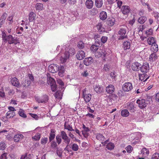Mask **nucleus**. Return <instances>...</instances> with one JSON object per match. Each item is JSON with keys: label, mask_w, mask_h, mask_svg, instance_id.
I'll return each mask as SVG.
<instances>
[{"label": "nucleus", "mask_w": 159, "mask_h": 159, "mask_svg": "<svg viewBox=\"0 0 159 159\" xmlns=\"http://www.w3.org/2000/svg\"><path fill=\"white\" fill-rule=\"evenodd\" d=\"M75 53V50L71 48L68 52H66L61 56L60 58V61L62 63H65L67 59L69 57V56L73 55Z\"/></svg>", "instance_id": "f257e3e1"}, {"label": "nucleus", "mask_w": 159, "mask_h": 159, "mask_svg": "<svg viewBox=\"0 0 159 159\" xmlns=\"http://www.w3.org/2000/svg\"><path fill=\"white\" fill-rule=\"evenodd\" d=\"M127 29V27L125 26H124L120 28L118 32V34L119 35V40H122L127 37V36L126 34Z\"/></svg>", "instance_id": "f03ea898"}, {"label": "nucleus", "mask_w": 159, "mask_h": 159, "mask_svg": "<svg viewBox=\"0 0 159 159\" xmlns=\"http://www.w3.org/2000/svg\"><path fill=\"white\" fill-rule=\"evenodd\" d=\"M47 82L48 84L50 85L52 91L55 92L57 90V86L54 79L50 77L48 79Z\"/></svg>", "instance_id": "7ed1b4c3"}, {"label": "nucleus", "mask_w": 159, "mask_h": 159, "mask_svg": "<svg viewBox=\"0 0 159 159\" xmlns=\"http://www.w3.org/2000/svg\"><path fill=\"white\" fill-rule=\"evenodd\" d=\"M35 99L38 103H46L49 99L48 96L46 94L43 95L41 97H35Z\"/></svg>", "instance_id": "20e7f679"}, {"label": "nucleus", "mask_w": 159, "mask_h": 159, "mask_svg": "<svg viewBox=\"0 0 159 159\" xmlns=\"http://www.w3.org/2000/svg\"><path fill=\"white\" fill-rule=\"evenodd\" d=\"M125 107L130 112H134L136 111L135 106L132 102H128L125 104Z\"/></svg>", "instance_id": "39448f33"}, {"label": "nucleus", "mask_w": 159, "mask_h": 159, "mask_svg": "<svg viewBox=\"0 0 159 159\" xmlns=\"http://www.w3.org/2000/svg\"><path fill=\"white\" fill-rule=\"evenodd\" d=\"M123 90L125 92H129L133 89L132 83L130 82H126L122 86Z\"/></svg>", "instance_id": "423d86ee"}, {"label": "nucleus", "mask_w": 159, "mask_h": 159, "mask_svg": "<svg viewBox=\"0 0 159 159\" xmlns=\"http://www.w3.org/2000/svg\"><path fill=\"white\" fill-rule=\"evenodd\" d=\"M49 71L52 73H55L59 70V66L56 64H53L48 66Z\"/></svg>", "instance_id": "0eeeda50"}, {"label": "nucleus", "mask_w": 159, "mask_h": 159, "mask_svg": "<svg viewBox=\"0 0 159 159\" xmlns=\"http://www.w3.org/2000/svg\"><path fill=\"white\" fill-rule=\"evenodd\" d=\"M141 71L142 73H147L149 70V64L148 62L143 63L142 66L140 67Z\"/></svg>", "instance_id": "6e6552de"}, {"label": "nucleus", "mask_w": 159, "mask_h": 159, "mask_svg": "<svg viewBox=\"0 0 159 159\" xmlns=\"http://www.w3.org/2000/svg\"><path fill=\"white\" fill-rule=\"evenodd\" d=\"M136 103L139 105V107L141 109H143L147 106L146 100L143 99H142L141 100L138 99L136 101Z\"/></svg>", "instance_id": "1a4fd4ad"}, {"label": "nucleus", "mask_w": 159, "mask_h": 159, "mask_svg": "<svg viewBox=\"0 0 159 159\" xmlns=\"http://www.w3.org/2000/svg\"><path fill=\"white\" fill-rule=\"evenodd\" d=\"M85 54L84 52L82 50L79 51L76 55V57L79 60H81L84 58Z\"/></svg>", "instance_id": "9d476101"}, {"label": "nucleus", "mask_w": 159, "mask_h": 159, "mask_svg": "<svg viewBox=\"0 0 159 159\" xmlns=\"http://www.w3.org/2000/svg\"><path fill=\"white\" fill-rule=\"evenodd\" d=\"M139 80L143 82H145L149 79V76L146 73L143 74H139Z\"/></svg>", "instance_id": "9b49d317"}, {"label": "nucleus", "mask_w": 159, "mask_h": 159, "mask_svg": "<svg viewBox=\"0 0 159 159\" xmlns=\"http://www.w3.org/2000/svg\"><path fill=\"white\" fill-rule=\"evenodd\" d=\"M93 61V58L91 57L86 58L84 60V64L86 66L91 64Z\"/></svg>", "instance_id": "f8f14e48"}, {"label": "nucleus", "mask_w": 159, "mask_h": 159, "mask_svg": "<svg viewBox=\"0 0 159 159\" xmlns=\"http://www.w3.org/2000/svg\"><path fill=\"white\" fill-rule=\"evenodd\" d=\"M11 83L12 85L17 88L20 87V84L19 82L18 79L16 77L12 78L11 80Z\"/></svg>", "instance_id": "ddd939ff"}, {"label": "nucleus", "mask_w": 159, "mask_h": 159, "mask_svg": "<svg viewBox=\"0 0 159 159\" xmlns=\"http://www.w3.org/2000/svg\"><path fill=\"white\" fill-rule=\"evenodd\" d=\"M6 40V43L7 41L9 44L13 43L15 41H17L16 39L14 38L11 35L7 36Z\"/></svg>", "instance_id": "4468645a"}, {"label": "nucleus", "mask_w": 159, "mask_h": 159, "mask_svg": "<svg viewBox=\"0 0 159 159\" xmlns=\"http://www.w3.org/2000/svg\"><path fill=\"white\" fill-rule=\"evenodd\" d=\"M115 87L112 84L109 85L106 88V92L109 93H112L114 92Z\"/></svg>", "instance_id": "2eb2a0df"}, {"label": "nucleus", "mask_w": 159, "mask_h": 159, "mask_svg": "<svg viewBox=\"0 0 159 159\" xmlns=\"http://www.w3.org/2000/svg\"><path fill=\"white\" fill-rule=\"evenodd\" d=\"M24 138L23 135L20 134H17L15 135L13 139L16 142H18L21 141Z\"/></svg>", "instance_id": "dca6fc26"}, {"label": "nucleus", "mask_w": 159, "mask_h": 159, "mask_svg": "<svg viewBox=\"0 0 159 159\" xmlns=\"http://www.w3.org/2000/svg\"><path fill=\"white\" fill-rule=\"evenodd\" d=\"M115 22V19L113 17L108 18L106 20L107 24L109 26H111L114 25Z\"/></svg>", "instance_id": "f3484780"}, {"label": "nucleus", "mask_w": 159, "mask_h": 159, "mask_svg": "<svg viewBox=\"0 0 159 159\" xmlns=\"http://www.w3.org/2000/svg\"><path fill=\"white\" fill-rule=\"evenodd\" d=\"M141 65L138 62H134L132 64L131 68L134 71H137L140 67Z\"/></svg>", "instance_id": "a211bd4d"}, {"label": "nucleus", "mask_w": 159, "mask_h": 159, "mask_svg": "<svg viewBox=\"0 0 159 159\" xmlns=\"http://www.w3.org/2000/svg\"><path fill=\"white\" fill-rule=\"evenodd\" d=\"M94 89L95 92L98 93H101L103 90V87L98 84H96L94 87Z\"/></svg>", "instance_id": "6ab92c4d"}, {"label": "nucleus", "mask_w": 159, "mask_h": 159, "mask_svg": "<svg viewBox=\"0 0 159 159\" xmlns=\"http://www.w3.org/2000/svg\"><path fill=\"white\" fill-rule=\"evenodd\" d=\"M157 59V56L155 52L152 53L149 56V60L151 62H153Z\"/></svg>", "instance_id": "aec40b11"}, {"label": "nucleus", "mask_w": 159, "mask_h": 159, "mask_svg": "<svg viewBox=\"0 0 159 159\" xmlns=\"http://www.w3.org/2000/svg\"><path fill=\"white\" fill-rule=\"evenodd\" d=\"M85 5L87 8L90 9L93 6V2L92 0H87L85 2Z\"/></svg>", "instance_id": "412c9836"}, {"label": "nucleus", "mask_w": 159, "mask_h": 159, "mask_svg": "<svg viewBox=\"0 0 159 159\" xmlns=\"http://www.w3.org/2000/svg\"><path fill=\"white\" fill-rule=\"evenodd\" d=\"M55 132L56 131L55 129H51V130L50 133L49 137L50 142H51L54 139L55 136Z\"/></svg>", "instance_id": "4be33fe9"}, {"label": "nucleus", "mask_w": 159, "mask_h": 159, "mask_svg": "<svg viewBox=\"0 0 159 159\" xmlns=\"http://www.w3.org/2000/svg\"><path fill=\"white\" fill-rule=\"evenodd\" d=\"M91 95L88 93L83 95V97L86 102H88L90 101L91 98Z\"/></svg>", "instance_id": "5701e85b"}, {"label": "nucleus", "mask_w": 159, "mask_h": 159, "mask_svg": "<svg viewBox=\"0 0 159 159\" xmlns=\"http://www.w3.org/2000/svg\"><path fill=\"white\" fill-rule=\"evenodd\" d=\"M147 42L149 45H153L156 43V41L155 38L150 37L147 39Z\"/></svg>", "instance_id": "b1692460"}, {"label": "nucleus", "mask_w": 159, "mask_h": 159, "mask_svg": "<svg viewBox=\"0 0 159 159\" xmlns=\"http://www.w3.org/2000/svg\"><path fill=\"white\" fill-rule=\"evenodd\" d=\"M123 46L125 50L129 49L130 46V43L129 41H125L123 43Z\"/></svg>", "instance_id": "393cba45"}, {"label": "nucleus", "mask_w": 159, "mask_h": 159, "mask_svg": "<svg viewBox=\"0 0 159 159\" xmlns=\"http://www.w3.org/2000/svg\"><path fill=\"white\" fill-rule=\"evenodd\" d=\"M59 75L61 77H62L63 76V74L65 72V69L64 66H61L59 67Z\"/></svg>", "instance_id": "a878e982"}, {"label": "nucleus", "mask_w": 159, "mask_h": 159, "mask_svg": "<svg viewBox=\"0 0 159 159\" xmlns=\"http://www.w3.org/2000/svg\"><path fill=\"white\" fill-rule=\"evenodd\" d=\"M94 38L95 39V44L96 45L99 44V46H101L102 45V42L100 41L101 39H98V38H99V36L98 35H95Z\"/></svg>", "instance_id": "bb28decb"}, {"label": "nucleus", "mask_w": 159, "mask_h": 159, "mask_svg": "<svg viewBox=\"0 0 159 159\" xmlns=\"http://www.w3.org/2000/svg\"><path fill=\"white\" fill-rule=\"evenodd\" d=\"M107 14L106 12L104 11L101 12L100 14V19L102 20H105L107 18Z\"/></svg>", "instance_id": "cd10ccee"}, {"label": "nucleus", "mask_w": 159, "mask_h": 159, "mask_svg": "<svg viewBox=\"0 0 159 159\" xmlns=\"http://www.w3.org/2000/svg\"><path fill=\"white\" fill-rule=\"evenodd\" d=\"M31 82L30 80L25 79L22 81L21 83L23 87H28L30 85Z\"/></svg>", "instance_id": "c85d7f7f"}, {"label": "nucleus", "mask_w": 159, "mask_h": 159, "mask_svg": "<svg viewBox=\"0 0 159 159\" xmlns=\"http://www.w3.org/2000/svg\"><path fill=\"white\" fill-rule=\"evenodd\" d=\"M103 3V1L102 0H95V5L97 7H101Z\"/></svg>", "instance_id": "c756f323"}, {"label": "nucleus", "mask_w": 159, "mask_h": 159, "mask_svg": "<svg viewBox=\"0 0 159 159\" xmlns=\"http://www.w3.org/2000/svg\"><path fill=\"white\" fill-rule=\"evenodd\" d=\"M36 16V14L35 13L32 11L30 12L29 14V21L31 22L33 21L34 19Z\"/></svg>", "instance_id": "7c9ffc66"}, {"label": "nucleus", "mask_w": 159, "mask_h": 159, "mask_svg": "<svg viewBox=\"0 0 159 159\" xmlns=\"http://www.w3.org/2000/svg\"><path fill=\"white\" fill-rule=\"evenodd\" d=\"M129 112L127 109H124L121 111V114L123 117H127L129 115Z\"/></svg>", "instance_id": "2f4dec72"}, {"label": "nucleus", "mask_w": 159, "mask_h": 159, "mask_svg": "<svg viewBox=\"0 0 159 159\" xmlns=\"http://www.w3.org/2000/svg\"><path fill=\"white\" fill-rule=\"evenodd\" d=\"M15 115V113L14 112L8 111L6 114V117L7 118L9 117V118H11L13 117Z\"/></svg>", "instance_id": "473e14b6"}, {"label": "nucleus", "mask_w": 159, "mask_h": 159, "mask_svg": "<svg viewBox=\"0 0 159 159\" xmlns=\"http://www.w3.org/2000/svg\"><path fill=\"white\" fill-rule=\"evenodd\" d=\"M147 18L144 16H141L138 19V21L140 24H143L147 20Z\"/></svg>", "instance_id": "72a5a7b5"}, {"label": "nucleus", "mask_w": 159, "mask_h": 159, "mask_svg": "<svg viewBox=\"0 0 159 159\" xmlns=\"http://www.w3.org/2000/svg\"><path fill=\"white\" fill-rule=\"evenodd\" d=\"M96 139L102 141L105 140V137L102 134L100 133H97L96 134Z\"/></svg>", "instance_id": "f704fd0d"}, {"label": "nucleus", "mask_w": 159, "mask_h": 159, "mask_svg": "<svg viewBox=\"0 0 159 159\" xmlns=\"http://www.w3.org/2000/svg\"><path fill=\"white\" fill-rule=\"evenodd\" d=\"M36 10H43L44 9L43 5L41 3H37L35 6Z\"/></svg>", "instance_id": "c9c22d12"}, {"label": "nucleus", "mask_w": 159, "mask_h": 159, "mask_svg": "<svg viewBox=\"0 0 159 159\" xmlns=\"http://www.w3.org/2000/svg\"><path fill=\"white\" fill-rule=\"evenodd\" d=\"M141 153L142 154L143 156H146L149 154V152L147 148H144L141 150Z\"/></svg>", "instance_id": "e433bc0d"}, {"label": "nucleus", "mask_w": 159, "mask_h": 159, "mask_svg": "<svg viewBox=\"0 0 159 159\" xmlns=\"http://www.w3.org/2000/svg\"><path fill=\"white\" fill-rule=\"evenodd\" d=\"M106 56V54L104 52H103L102 51L97 52L96 53V56L99 57H104Z\"/></svg>", "instance_id": "4c0bfd02"}, {"label": "nucleus", "mask_w": 159, "mask_h": 159, "mask_svg": "<svg viewBox=\"0 0 159 159\" xmlns=\"http://www.w3.org/2000/svg\"><path fill=\"white\" fill-rule=\"evenodd\" d=\"M114 144L112 143H108L106 146V148L110 150H112L114 149Z\"/></svg>", "instance_id": "58836bf2"}, {"label": "nucleus", "mask_w": 159, "mask_h": 159, "mask_svg": "<svg viewBox=\"0 0 159 159\" xmlns=\"http://www.w3.org/2000/svg\"><path fill=\"white\" fill-rule=\"evenodd\" d=\"M71 148L74 151H77L79 149V146L76 143L71 144Z\"/></svg>", "instance_id": "ea45409f"}, {"label": "nucleus", "mask_w": 159, "mask_h": 159, "mask_svg": "<svg viewBox=\"0 0 159 159\" xmlns=\"http://www.w3.org/2000/svg\"><path fill=\"white\" fill-rule=\"evenodd\" d=\"M77 46L79 49H82L84 48L85 44L83 42L80 41L78 43Z\"/></svg>", "instance_id": "a19ab883"}, {"label": "nucleus", "mask_w": 159, "mask_h": 159, "mask_svg": "<svg viewBox=\"0 0 159 159\" xmlns=\"http://www.w3.org/2000/svg\"><path fill=\"white\" fill-rule=\"evenodd\" d=\"M99 47V44L93 45L91 47V50L92 51L94 52L97 50L98 49V47Z\"/></svg>", "instance_id": "79ce46f5"}, {"label": "nucleus", "mask_w": 159, "mask_h": 159, "mask_svg": "<svg viewBox=\"0 0 159 159\" xmlns=\"http://www.w3.org/2000/svg\"><path fill=\"white\" fill-rule=\"evenodd\" d=\"M64 128L65 129H67L70 131H74V130L72 128L71 126L69 125H66L65 123L64 124Z\"/></svg>", "instance_id": "37998d69"}, {"label": "nucleus", "mask_w": 159, "mask_h": 159, "mask_svg": "<svg viewBox=\"0 0 159 159\" xmlns=\"http://www.w3.org/2000/svg\"><path fill=\"white\" fill-rule=\"evenodd\" d=\"M18 114L20 116H21L23 118H26V115L24 113V111L20 109L19 111L18 112Z\"/></svg>", "instance_id": "c03bdc74"}, {"label": "nucleus", "mask_w": 159, "mask_h": 159, "mask_svg": "<svg viewBox=\"0 0 159 159\" xmlns=\"http://www.w3.org/2000/svg\"><path fill=\"white\" fill-rule=\"evenodd\" d=\"M62 138L59 135H57L56 137V143L58 145H59L62 142Z\"/></svg>", "instance_id": "a18cd8bd"}, {"label": "nucleus", "mask_w": 159, "mask_h": 159, "mask_svg": "<svg viewBox=\"0 0 159 159\" xmlns=\"http://www.w3.org/2000/svg\"><path fill=\"white\" fill-rule=\"evenodd\" d=\"M41 135L39 133H37V134L32 137L33 139L35 141L39 140L40 138Z\"/></svg>", "instance_id": "49530a36"}, {"label": "nucleus", "mask_w": 159, "mask_h": 159, "mask_svg": "<svg viewBox=\"0 0 159 159\" xmlns=\"http://www.w3.org/2000/svg\"><path fill=\"white\" fill-rule=\"evenodd\" d=\"M96 26L98 30L100 32L104 30V28L102 26V25L101 23H99L98 25H97Z\"/></svg>", "instance_id": "de8ad7c7"}, {"label": "nucleus", "mask_w": 159, "mask_h": 159, "mask_svg": "<svg viewBox=\"0 0 159 159\" xmlns=\"http://www.w3.org/2000/svg\"><path fill=\"white\" fill-rule=\"evenodd\" d=\"M7 36L5 33L4 31L2 32V39L3 42L4 43H6V39L7 38Z\"/></svg>", "instance_id": "09e8293b"}, {"label": "nucleus", "mask_w": 159, "mask_h": 159, "mask_svg": "<svg viewBox=\"0 0 159 159\" xmlns=\"http://www.w3.org/2000/svg\"><path fill=\"white\" fill-rule=\"evenodd\" d=\"M60 136L62 139L68 137L67 134L64 131H61V135Z\"/></svg>", "instance_id": "8fccbe9b"}, {"label": "nucleus", "mask_w": 159, "mask_h": 159, "mask_svg": "<svg viewBox=\"0 0 159 159\" xmlns=\"http://www.w3.org/2000/svg\"><path fill=\"white\" fill-rule=\"evenodd\" d=\"M71 148V144H67V145L66 148H64V150L65 151H66L68 152H71V150H70V148Z\"/></svg>", "instance_id": "3c124183"}, {"label": "nucleus", "mask_w": 159, "mask_h": 159, "mask_svg": "<svg viewBox=\"0 0 159 159\" xmlns=\"http://www.w3.org/2000/svg\"><path fill=\"white\" fill-rule=\"evenodd\" d=\"M48 140V138H42L41 140V143L42 144L44 145L46 144Z\"/></svg>", "instance_id": "603ef678"}, {"label": "nucleus", "mask_w": 159, "mask_h": 159, "mask_svg": "<svg viewBox=\"0 0 159 159\" xmlns=\"http://www.w3.org/2000/svg\"><path fill=\"white\" fill-rule=\"evenodd\" d=\"M64 140V143L66 144H69L70 141V139L68 136L66 138L62 139Z\"/></svg>", "instance_id": "864d4df0"}, {"label": "nucleus", "mask_w": 159, "mask_h": 159, "mask_svg": "<svg viewBox=\"0 0 159 159\" xmlns=\"http://www.w3.org/2000/svg\"><path fill=\"white\" fill-rule=\"evenodd\" d=\"M152 46L154 51L157 52L158 51V46L157 43H154Z\"/></svg>", "instance_id": "5fc2aeb1"}, {"label": "nucleus", "mask_w": 159, "mask_h": 159, "mask_svg": "<svg viewBox=\"0 0 159 159\" xmlns=\"http://www.w3.org/2000/svg\"><path fill=\"white\" fill-rule=\"evenodd\" d=\"M151 159H159V154L158 153H154L152 155Z\"/></svg>", "instance_id": "6e6d98bb"}, {"label": "nucleus", "mask_w": 159, "mask_h": 159, "mask_svg": "<svg viewBox=\"0 0 159 159\" xmlns=\"http://www.w3.org/2000/svg\"><path fill=\"white\" fill-rule=\"evenodd\" d=\"M57 146V143L54 141H52L51 143V147L52 148H55Z\"/></svg>", "instance_id": "4d7b16f0"}, {"label": "nucleus", "mask_w": 159, "mask_h": 159, "mask_svg": "<svg viewBox=\"0 0 159 159\" xmlns=\"http://www.w3.org/2000/svg\"><path fill=\"white\" fill-rule=\"evenodd\" d=\"M153 15L157 20H159V13L155 11L153 12Z\"/></svg>", "instance_id": "13d9d810"}, {"label": "nucleus", "mask_w": 159, "mask_h": 159, "mask_svg": "<svg viewBox=\"0 0 159 159\" xmlns=\"http://www.w3.org/2000/svg\"><path fill=\"white\" fill-rule=\"evenodd\" d=\"M5 143L4 142H1L0 143V149L3 150L5 148Z\"/></svg>", "instance_id": "bf43d9fd"}, {"label": "nucleus", "mask_w": 159, "mask_h": 159, "mask_svg": "<svg viewBox=\"0 0 159 159\" xmlns=\"http://www.w3.org/2000/svg\"><path fill=\"white\" fill-rule=\"evenodd\" d=\"M57 83L59 84L61 87L62 88V86H64V83L61 80L58 79L57 80Z\"/></svg>", "instance_id": "052dcab7"}, {"label": "nucleus", "mask_w": 159, "mask_h": 159, "mask_svg": "<svg viewBox=\"0 0 159 159\" xmlns=\"http://www.w3.org/2000/svg\"><path fill=\"white\" fill-rule=\"evenodd\" d=\"M152 29H149L146 31V34L147 35H152Z\"/></svg>", "instance_id": "680f3d73"}, {"label": "nucleus", "mask_w": 159, "mask_h": 159, "mask_svg": "<svg viewBox=\"0 0 159 159\" xmlns=\"http://www.w3.org/2000/svg\"><path fill=\"white\" fill-rule=\"evenodd\" d=\"M101 40L102 43H104L107 41V37L106 36H102L101 38Z\"/></svg>", "instance_id": "e2e57ef3"}, {"label": "nucleus", "mask_w": 159, "mask_h": 159, "mask_svg": "<svg viewBox=\"0 0 159 159\" xmlns=\"http://www.w3.org/2000/svg\"><path fill=\"white\" fill-rule=\"evenodd\" d=\"M116 73L115 72H112L111 73L110 76L112 79H114L116 76Z\"/></svg>", "instance_id": "0e129e2a"}, {"label": "nucleus", "mask_w": 159, "mask_h": 159, "mask_svg": "<svg viewBox=\"0 0 159 159\" xmlns=\"http://www.w3.org/2000/svg\"><path fill=\"white\" fill-rule=\"evenodd\" d=\"M61 92L59 91H57L54 95L55 98L57 99H59L60 98V93Z\"/></svg>", "instance_id": "69168bd1"}, {"label": "nucleus", "mask_w": 159, "mask_h": 159, "mask_svg": "<svg viewBox=\"0 0 159 159\" xmlns=\"http://www.w3.org/2000/svg\"><path fill=\"white\" fill-rule=\"evenodd\" d=\"M7 16V14L6 13H3V15L1 16L0 19L2 20H3V22H4V20L6 19V18Z\"/></svg>", "instance_id": "338daca9"}, {"label": "nucleus", "mask_w": 159, "mask_h": 159, "mask_svg": "<svg viewBox=\"0 0 159 159\" xmlns=\"http://www.w3.org/2000/svg\"><path fill=\"white\" fill-rule=\"evenodd\" d=\"M132 149V147L130 145H128L126 148L127 152H131Z\"/></svg>", "instance_id": "774afa93"}]
</instances>
